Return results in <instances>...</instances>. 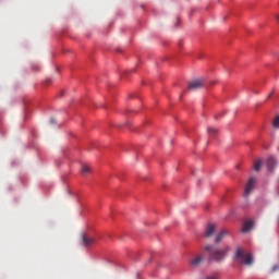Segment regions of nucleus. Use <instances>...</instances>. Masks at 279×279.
Returning a JSON list of instances; mask_svg holds the SVG:
<instances>
[{"instance_id": "nucleus-1", "label": "nucleus", "mask_w": 279, "mask_h": 279, "mask_svg": "<svg viewBox=\"0 0 279 279\" xmlns=\"http://www.w3.org/2000/svg\"><path fill=\"white\" fill-rule=\"evenodd\" d=\"M234 259L242 265L251 266L254 263L253 255L251 253H245L241 247H239L234 254Z\"/></svg>"}, {"instance_id": "nucleus-2", "label": "nucleus", "mask_w": 279, "mask_h": 279, "mask_svg": "<svg viewBox=\"0 0 279 279\" xmlns=\"http://www.w3.org/2000/svg\"><path fill=\"white\" fill-rule=\"evenodd\" d=\"M205 250L207 252H209L210 259H214L216 262L222 260L226 257L227 253H228V248L218 250V248H215L213 245H207L205 247Z\"/></svg>"}, {"instance_id": "nucleus-3", "label": "nucleus", "mask_w": 279, "mask_h": 279, "mask_svg": "<svg viewBox=\"0 0 279 279\" xmlns=\"http://www.w3.org/2000/svg\"><path fill=\"white\" fill-rule=\"evenodd\" d=\"M96 240L93 238V235H89L88 233H83L82 235V244L84 246H90L95 244Z\"/></svg>"}, {"instance_id": "nucleus-4", "label": "nucleus", "mask_w": 279, "mask_h": 279, "mask_svg": "<svg viewBox=\"0 0 279 279\" xmlns=\"http://www.w3.org/2000/svg\"><path fill=\"white\" fill-rule=\"evenodd\" d=\"M204 86V81L203 80H194L190 82L189 84V89L191 90H197Z\"/></svg>"}, {"instance_id": "nucleus-5", "label": "nucleus", "mask_w": 279, "mask_h": 279, "mask_svg": "<svg viewBox=\"0 0 279 279\" xmlns=\"http://www.w3.org/2000/svg\"><path fill=\"white\" fill-rule=\"evenodd\" d=\"M255 184H256V179L255 178H251L247 182V185H246V189H245V192H244V195L247 197L251 192L254 190L255 187Z\"/></svg>"}, {"instance_id": "nucleus-6", "label": "nucleus", "mask_w": 279, "mask_h": 279, "mask_svg": "<svg viewBox=\"0 0 279 279\" xmlns=\"http://www.w3.org/2000/svg\"><path fill=\"white\" fill-rule=\"evenodd\" d=\"M204 255H197L190 260V265L193 267H197L204 260Z\"/></svg>"}, {"instance_id": "nucleus-7", "label": "nucleus", "mask_w": 279, "mask_h": 279, "mask_svg": "<svg viewBox=\"0 0 279 279\" xmlns=\"http://www.w3.org/2000/svg\"><path fill=\"white\" fill-rule=\"evenodd\" d=\"M215 231H216V226L213 225V223H209V225L206 227V229H205L204 235H205L206 238H210V236L215 233Z\"/></svg>"}, {"instance_id": "nucleus-8", "label": "nucleus", "mask_w": 279, "mask_h": 279, "mask_svg": "<svg viewBox=\"0 0 279 279\" xmlns=\"http://www.w3.org/2000/svg\"><path fill=\"white\" fill-rule=\"evenodd\" d=\"M276 159L274 157H269L268 160H267V169L268 171L272 172L275 167H276Z\"/></svg>"}, {"instance_id": "nucleus-9", "label": "nucleus", "mask_w": 279, "mask_h": 279, "mask_svg": "<svg viewBox=\"0 0 279 279\" xmlns=\"http://www.w3.org/2000/svg\"><path fill=\"white\" fill-rule=\"evenodd\" d=\"M253 226H254V222L252 220H247L244 222L242 231L247 232L248 230L252 229Z\"/></svg>"}, {"instance_id": "nucleus-10", "label": "nucleus", "mask_w": 279, "mask_h": 279, "mask_svg": "<svg viewBox=\"0 0 279 279\" xmlns=\"http://www.w3.org/2000/svg\"><path fill=\"white\" fill-rule=\"evenodd\" d=\"M228 234H229V231H228V230H222V231L217 235L215 242H216V243L221 242L222 239H223L225 236H227Z\"/></svg>"}, {"instance_id": "nucleus-11", "label": "nucleus", "mask_w": 279, "mask_h": 279, "mask_svg": "<svg viewBox=\"0 0 279 279\" xmlns=\"http://www.w3.org/2000/svg\"><path fill=\"white\" fill-rule=\"evenodd\" d=\"M81 173H82L83 175H86V174L90 173V167H89L88 165H84V166L82 167V169H81Z\"/></svg>"}, {"instance_id": "nucleus-12", "label": "nucleus", "mask_w": 279, "mask_h": 279, "mask_svg": "<svg viewBox=\"0 0 279 279\" xmlns=\"http://www.w3.org/2000/svg\"><path fill=\"white\" fill-rule=\"evenodd\" d=\"M262 166H263V160L262 159L256 160L254 163V170L258 172Z\"/></svg>"}, {"instance_id": "nucleus-13", "label": "nucleus", "mask_w": 279, "mask_h": 279, "mask_svg": "<svg viewBox=\"0 0 279 279\" xmlns=\"http://www.w3.org/2000/svg\"><path fill=\"white\" fill-rule=\"evenodd\" d=\"M207 132H208L209 135L214 136L218 133V130L215 129V128H208Z\"/></svg>"}, {"instance_id": "nucleus-14", "label": "nucleus", "mask_w": 279, "mask_h": 279, "mask_svg": "<svg viewBox=\"0 0 279 279\" xmlns=\"http://www.w3.org/2000/svg\"><path fill=\"white\" fill-rule=\"evenodd\" d=\"M274 128L279 129V116H277L272 122Z\"/></svg>"}, {"instance_id": "nucleus-15", "label": "nucleus", "mask_w": 279, "mask_h": 279, "mask_svg": "<svg viewBox=\"0 0 279 279\" xmlns=\"http://www.w3.org/2000/svg\"><path fill=\"white\" fill-rule=\"evenodd\" d=\"M50 123L56 124V123H57V120H56V119H51V120H50Z\"/></svg>"}, {"instance_id": "nucleus-16", "label": "nucleus", "mask_w": 279, "mask_h": 279, "mask_svg": "<svg viewBox=\"0 0 279 279\" xmlns=\"http://www.w3.org/2000/svg\"><path fill=\"white\" fill-rule=\"evenodd\" d=\"M276 20L279 22V15L276 16Z\"/></svg>"}, {"instance_id": "nucleus-17", "label": "nucleus", "mask_w": 279, "mask_h": 279, "mask_svg": "<svg viewBox=\"0 0 279 279\" xmlns=\"http://www.w3.org/2000/svg\"><path fill=\"white\" fill-rule=\"evenodd\" d=\"M276 269H277V267L275 266V267H274V270H276Z\"/></svg>"}]
</instances>
